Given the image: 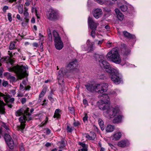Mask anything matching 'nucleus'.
Here are the masks:
<instances>
[{
    "label": "nucleus",
    "instance_id": "3c124183",
    "mask_svg": "<svg viewBox=\"0 0 151 151\" xmlns=\"http://www.w3.org/2000/svg\"><path fill=\"white\" fill-rule=\"evenodd\" d=\"M85 135H86L85 137L86 138H88L90 140H92L91 138V137L90 134L89 135L88 134H86Z\"/></svg>",
    "mask_w": 151,
    "mask_h": 151
},
{
    "label": "nucleus",
    "instance_id": "ea45409f",
    "mask_svg": "<svg viewBox=\"0 0 151 151\" xmlns=\"http://www.w3.org/2000/svg\"><path fill=\"white\" fill-rule=\"evenodd\" d=\"M88 117L87 114H86L84 116L83 118V120L84 123L87 121Z\"/></svg>",
    "mask_w": 151,
    "mask_h": 151
},
{
    "label": "nucleus",
    "instance_id": "393cba45",
    "mask_svg": "<svg viewBox=\"0 0 151 151\" xmlns=\"http://www.w3.org/2000/svg\"><path fill=\"white\" fill-rule=\"evenodd\" d=\"M130 50L128 48H124L122 49V52L123 55L127 56L130 54Z\"/></svg>",
    "mask_w": 151,
    "mask_h": 151
},
{
    "label": "nucleus",
    "instance_id": "a19ab883",
    "mask_svg": "<svg viewBox=\"0 0 151 151\" xmlns=\"http://www.w3.org/2000/svg\"><path fill=\"white\" fill-rule=\"evenodd\" d=\"M98 122L100 126L104 125V122L101 119H99L98 120Z\"/></svg>",
    "mask_w": 151,
    "mask_h": 151
},
{
    "label": "nucleus",
    "instance_id": "37998d69",
    "mask_svg": "<svg viewBox=\"0 0 151 151\" xmlns=\"http://www.w3.org/2000/svg\"><path fill=\"white\" fill-rule=\"evenodd\" d=\"M12 14L10 13H8V19L10 22H11L12 20Z\"/></svg>",
    "mask_w": 151,
    "mask_h": 151
},
{
    "label": "nucleus",
    "instance_id": "79ce46f5",
    "mask_svg": "<svg viewBox=\"0 0 151 151\" xmlns=\"http://www.w3.org/2000/svg\"><path fill=\"white\" fill-rule=\"evenodd\" d=\"M92 31L91 35V36L93 38H94L95 36V30H96L92 29Z\"/></svg>",
    "mask_w": 151,
    "mask_h": 151
},
{
    "label": "nucleus",
    "instance_id": "2eb2a0df",
    "mask_svg": "<svg viewBox=\"0 0 151 151\" xmlns=\"http://www.w3.org/2000/svg\"><path fill=\"white\" fill-rule=\"evenodd\" d=\"M3 97L6 102H9L10 103H12L14 102V99L13 98H11L9 94L6 95L4 94V96Z\"/></svg>",
    "mask_w": 151,
    "mask_h": 151
},
{
    "label": "nucleus",
    "instance_id": "13d9d810",
    "mask_svg": "<svg viewBox=\"0 0 151 151\" xmlns=\"http://www.w3.org/2000/svg\"><path fill=\"white\" fill-rule=\"evenodd\" d=\"M19 13L20 14H22L23 13V10L22 8V7L20 8H19Z\"/></svg>",
    "mask_w": 151,
    "mask_h": 151
},
{
    "label": "nucleus",
    "instance_id": "412c9836",
    "mask_svg": "<svg viewBox=\"0 0 151 151\" xmlns=\"http://www.w3.org/2000/svg\"><path fill=\"white\" fill-rule=\"evenodd\" d=\"M122 133L120 132H119L115 133L113 136V139H114L115 140L117 141L119 139L122 137Z\"/></svg>",
    "mask_w": 151,
    "mask_h": 151
},
{
    "label": "nucleus",
    "instance_id": "de8ad7c7",
    "mask_svg": "<svg viewBox=\"0 0 151 151\" xmlns=\"http://www.w3.org/2000/svg\"><path fill=\"white\" fill-rule=\"evenodd\" d=\"M26 101V99L25 98H22L21 101V102L22 104H24Z\"/></svg>",
    "mask_w": 151,
    "mask_h": 151
},
{
    "label": "nucleus",
    "instance_id": "774afa93",
    "mask_svg": "<svg viewBox=\"0 0 151 151\" xmlns=\"http://www.w3.org/2000/svg\"><path fill=\"white\" fill-rule=\"evenodd\" d=\"M21 151H24V149L22 146H21L19 147Z\"/></svg>",
    "mask_w": 151,
    "mask_h": 151
},
{
    "label": "nucleus",
    "instance_id": "4c0bfd02",
    "mask_svg": "<svg viewBox=\"0 0 151 151\" xmlns=\"http://www.w3.org/2000/svg\"><path fill=\"white\" fill-rule=\"evenodd\" d=\"M78 145H80L82 148L85 147L87 146L85 144L83 143L82 142H78Z\"/></svg>",
    "mask_w": 151,
    "mask_h": 151
},
{
    "label": "nucleus",
    "instance_id": "20e7f679",
    "mask_svg": "<svg viewBox=\"0 0 151 151\" xmlns=\"http://www.w3.org/2000/svg\"><path fill=\"white\" fill-rule=\"evenodd\" d=\"M106 57L108 60L116 64H119L121 62V59L117 49H113L107 55Z\"/></svg>",
    "mask_w": 151,
    "mask_h": 151
},
{
    "label": "nucleus",
    "instance_id": "864d4df0",
    "mask_svg": "<svg viewBox=\"0 0 151 151\" xmlns=\"http://www.w3.org/2000/svg\"><path fill=\"white\" fill-rule=\"evenodd\" d=\"M81 151H88V146L81 149Z\"/></svg>",
    "mask_w": 151,
    "mask_h": 151
},
{
    "label": "nucleus",
    "instance_id": "5fc2aeb1",
    "mask_svg": "<svg viewBox=\"0 0 151 151\" xmlns=\"http://www.w3.org/2000/svg\"><path fill=\"white\" fill-rule=\"evenodd\" d=\"M99 57L98 58L100 60V62L101 61L104 59V57L103 55H100Z\"/></svg>",
    "mask_w": 151,
    "mask_h": 151
},
{
    "label": "nucleus",
    "instance_id": "338daca9",
    "mask_svg": "<svg viewBox=\"0 0 151 151\" xmlns=\"http://www.w3.org/2000/svg\"><path fill=\"white\" fill-rule=\"evenodd\" d=\"M31 22L32 23H34L35 22V18L33 17H32L31 20Z\"/></svg>",
    "mask_w": 151,
    "mask_h": 151
},
{
    "label": "nucleus",
    "instance_id": "6ab92c4d",
    "mask_svg": "<svg viewBox=\"0 0 151 151\" xmlns=\"http://www.w3.org/2000/svg\"><path fill=\"white\" fill-rule=\"evenodd\" d=\"M86 44L88 48L89 49L90 51H92L93 50V45L94 43L93 42H91L89 40H87Z\"/></svg>",
    "mask_w": 151,
    "mask_h": 151
},
{
    "label": "nucleus",
    "instance_id": "7c9ffc66",
    "mask_svg": "<svg viewBox=\"0 0 151 151\" xmlns=\"http://www.w3.org/2000/svg\"><path fill=\"white\" fill-rule=\"evenodd\" d=\"M66 130L68 132H71L73 130V128L72 127H70L68 125L67 126Z\"/></svg>",
    "mask_w": 151,
    "mask_h": 151
},
{
    "label": "nucleus",
    "instance_id": "69168bd1",
    "mask_svg": "<svg viewBox=\"0 0 151 151\" xmlns=\"http://www.w3.org/2000/svg\"><path fill=\"white\" fill-rule=\"evenodd\" d=\"M48 35L49 38H50L51 39L52 38V35L50 32V31L49 32H48Z\"/></svg>",
    "mask_w": 151,
    "mask_h": 151
},
{
    "label": "nucleus",
    "instance_id": "1a4fd4ad",
    "mask_svg": "<svg viewBox=\"0 0 151 151\" xmlns=\"http://www.w3.org/2000/svg\"><path fill=\"white\" fill-rule=\"evenodd\" d=\"M58 74L57 76V78L58 80V83L59 85H61V86H64V80L63 78L64 75H68L67 74H64V72L63 71V69H60L59 71Z\"/></svg>",
    "mask_w": 151,
    "mask_h": 151
},
{
    "label": "nucleus",
    "instance_id": "680f3d73",
    "mask_svg": "<svg viewBox=\"0 0 151 151\" xmlns=\"http://www.w3.org/2000/svg\"><path fill=\"white\" fill-rule=\"evenodd\" d=\"M60 143L61 145H63V146H65V141L63 140H61V141H60Z\"/></svg>",
    "mask_w": 151,
    "mask_h": 151
},
{
    "label": "nucleus",
    "instance_id": "473e14b6",
    "mask_svg": "<svg viewBox=\"0 0 151 151\" xmlns=\"http://www.w3.org/2000/svg\"><path fill=\"white\" fill-rule=\"evenodd\" d=\"M90 135L91 138V140H93L96 137L95 133L93 132H91L90 133Z\"/></svg>",
    "mask_w": 151,
    "mask_h": 151
},
{
    "label": "nucleus",
    "instance_id": "9d476101",
    "mask_svg": "<svg viewBox=\"0 0 151 151\" xmlns=\"http://www.w3.org/2000/svg\"><path fill=\"white\" fill-rule=\"evenodd\" d=\"M99 84H97L94 85L93 84H90L89 85H85L87 89L89 91L91 92H98V90L99 88Z\"/></svg>",
    "mask_w": 151,
    "mask_h": 151
},
{
    "label": "nucleus",
    "instance_id": "bb28decb",
    "mask_svg": "<svg viewBox=\"0 0 151 151\" xmlns=\"http://www.w3.org/2000/svg\"><path fill=\"white\" fill-rule=\"evenodd\" d=\"M95 1L97 2L98 4L103 5L106 3V1L105 0H94Z\"/></svg>",
    "mask_w": 151,
    "mask_h": 151
},
{
    "label": "nucleus",
    "instance_id": "8fccbe9b",
    "mask_svg": "<svg viewBox=\"0 0 151 151\" xmlns=\"http://www.w3.org/2000/svg\"><path fill=\"white\" fill-rule=\"evenodd\" d=\"M8 9V6H4L3 8V11L4 12H6V10Z\"/></svg>",
    "mask_w": 151,
    "mask_h": 151
},
{
    "label": "nucleus",
    "instance_id": "4be33fe9",
    "mask_svg": "<svg viewBox=\"0 0 151 151\" xmlns=\"http://www.w3.org/2000/svg\"><path fill=\"white\" fill-rule=\"evenodd\" d=\"M114 129V126L110 124L108 125L106 128V130L107 132H112Z\"/></svg>",
    "mask_w": 151,
    "mask_h": 151
},
{
    "label": "nucleus",
    "instance_id": "e2e57ef3",
    "mask_svg": "<svg viewBox=\"0 0 151 151\" xmlns=\"http://www.w3.org/2000/svg\"><path fill=\"white\" fill-rule=\"evenodd\" d=\"M6 103L7 105L9 107L11 108L13 106L10 104V103H9V102Z\"/></svg>",
    "mask_w": 151,
    "mask_h": 151
},
{
    "label": "nucleus",
    "instance_id": "4468645a",
    "mask_svg": "<svg viewBox=\"0 0 151 151\" xmlns=\"http://www.w3.org/2000/svg\"><path fill=\"white\" fill-rule=\"evenodd\" d=\"M100 62L101 63L102 67L106 69V71L108 73V71H107L108 70L114 69L110 67L109 64L106 60H103Z\"/></svg>",
    "mask_w": 151,
    "mask_h": 151
},
{
    "label": "nucleus",
    "instance_id": "6e6552de",
    "mask_svg": "<svg viewBox=\"0 0 151 151\" xmlns=\"http://www.w3.org/2000/svg\"><path fill=\"white\" fill-rule=\"evenodd\" d=\"M47 16L48 19L52 21L55 20L58 18V15L57 12L52 9L49 10Z\"/></svg>",
    "mask_w": 151,
    "mask_h": 151
},
{
    "label": "nucleus",
    "instance_id": "cd10ccee",
    "mask_svg": "<svg viewBox=\"0 0 151 151\" xmlns=\"http://www.w3.org/2000/svg\"><path fill=\"white\" fill-rule=\"evenodd\" d=\"M23 111L21 109L18 110L16 112V115L17 116H19L22 114Z\"/></svg>",
    "mask_w": 151,
    "mask_h": 151
},
{
    "label": "nucleus",
    "instance_id": "dca6fc26",
    "mask_svg": "<svg viewBox=\"0 0 151 151\" xmlns=\"http://www.w3.org/2000/svg\"><path fill=\"white\" fill-rule=\"evenodd\" d=\"M123 117L122 115H118L113 119V123L114 124H118L121 122Z\"/></svg>",
    "mask_w": 151,
    "mask_h": 151
},
{
    "label": "nucleus",
    "instance_id": "2f4dec72",
    "mask_svg": "<svg viewBox=\"0 0 151 151\" xmlns=\"http://www.w3.org/2000/svg\"><path fill=\"white\" fill-rule=\"evenodd\" d=\"M120 9L122 12H124L127 11V7L126 5H122L121 6Z\"/></svg>",
    "mask_w": 151,
    "mask_h": 151
},
{
    "label": "nucleus",
    "instance_id": "c756f323",
    "mask_svg": "<svg viewBox=\"0 0 151 151\" xmlns=\"http://www.w3.org/2000/svg\"><path fill=\"white\" fill-rule=\"evenodd\" d=\"M32 12H35V15L37 17V19H40V17H39V15H38L37 13V11L36 8H33L32 9Z\"/></svg>",
    "mask_w": 151,
    "mask_h": 151
},
{
    "label": "nucleus",
    "instance_id": "bf43d9fd",
    "mask_svg": "<svg viewBox=\"0 0 151 151\" xmlns=\"http://www.w3.org/2000/svg\"><path fill=\"white\" fill-rule=\"evenodd\" d=\"M50 132H51V131L49 129H47L46 131V134L47 135L49 134L50 133Z\"/></svg>",
    "mask_w": 151,
    "mask_h": 151
},
{
    "label": "nucleus",
    "instance_id": "0eeeda50",
    "mask_svg": "<svg viewBox=\"0 0 151 151\" xmlns=\"http://www.w3.org/2000/svg\"><path fill=\"white\" fill-rule=\"evenodd\" d=\"M54 38L55 45L56 48L58 50L61 49L63 47V44L58 33L55 30L52 32Z\"/></svg>",
    "mask_w": 151,
    "mask_h": 151
},
{
    "label": "nucleus",
    "instance_id": "6e6d98bb",
    "mask_svg": "<svg viewBox=\"0 0 151 151\" xmlns=\"http://www.w3.org/2000/svg\"><path fill=\"white\" fill-rule=\"evenodd\" d=\"M31 86H30L28 85L25 87L24 89L26 90H29Z\"/></svg>",
    "mask_w": 151,
    "mask_h": 151
},
{
    "label": "nucleus",
    "instance_id": "f03ea898",
    "mask_svg": "<svg viewBox=\"0 0 151 151\" xmlns=\"http://www.w3.org/2000/svg\"><path fill=\"white\" fill-rule=\"evenodd\" d=\"M28 68L23 65H17L12 68H9V71L10 72L14 71L16 74L18 78L21 79L28 76V73L27 71Z\"/></svg>",
    "mask_w": 151,
    "mask_h": 151
},
{
    "label": "nucleus",
    "instance_id": "c85d7f7f",
    "mask_svg": "<svg viewBox=\"0 0 151 151\" xmlns=\"http://www.w3.org/2000/svg\"><path fill=\"white\" fill-rule=\"evenodd\" d=\"M7 59V63H10L12 65H13L14 62V61L9 57H8V58Z\"/></svg>",
    "mask_w": 151,
    "mask_h": 151
},
{
    "label": "nucleus",
    "instance_id": "603ef678",
    "mask_svg": "<svg viewBox=\"0 0 151 151\" xmlns=\"http://www.w3.org/2000/svg\"><path fill=\"white\" fill-rule=\"evenodd\" d=\"M8 84V83L7 81H3L2 83V85L5 87Z\"/></svg>",
    "mask_w": 151,
    "mask_h": 151
},
{
    "label": "nucleus",
    "instance_id": "39448f33",
    "mask_svg": "<svg viewBox=\"0 0 151 151\" xmlns=\"http://www.w3.org/2000/svg\"><path fill=\"white\" fill-rule=\"evenodd\" d=\"M112 69L108 70L109 77L115 83L119 84L120 83L121 78L118 70L114 68Z\"/></svg>",
    "mask_w": 151,
    "mask_h": 151
},
{
    "label": "nucleus",
    "instance_id": "0e129e2a",
    "mask_svg": "<svg viewBox=\"0 0 151 151\" xmlns=\"http://www.w3.org/2000/svg\"><path fill=\"white\" fill-rule=\"evenodd\" d=\"M48 99L50 101H54V99L51 96H49L48 97Z\"/></svg>",
    "mask_w": 151,
    "mask_h": 151
},
{
    "label": "nucleus",
    "instance_id": "72a5a7b5",
    "mask_svg": "<svg viewBox=\"0 0 151 151\" xmlns=\"http://www.w3.org/2000/svg\"><path fill=\"white\" fill-rule=\"evenodd\" d=\"M46 92V91L45 90H44V89H43L42 91L40 93L39 96V98H41L43 96L45 95Z\"/></svg>",
    "mask_w": 151,
    "mask_h": 151
},
{
    "label": "nucleus",
    "instance_id": "ddd939ff",
    "mask_svg": "<svg viewBox=\"0 0 151 151\" xmlns=\"http://www.w3.org/2000/svg\"><path fill=\"white\" fill-rule=\"evenodd\" d=\"M93 13V16L96 19H98L101 17L102 14L101 9L99 8L94 9Z\"/></svg>",
    "mask_w": 151,
    "mask_h": 151
},
{
    "label": "nucleus",
    "instance_id": "052dcab7",
    "mask_svg": "<svg viewBox=\"0 0 151 151\" xmlns=\"http://www.w3.org/2000/svg\"><path fill=\"white\" fill-rule=\"evenodd\" d=\"M8 54L10 56V58H11L13 56V55L12 52H11L10 51H8Z\"/></svg>",
    "mask_w": 151,
    "mask_h": 151
},
{
    "label": "nucleus",
    "instance_id": "49530a36",
    "mask_svg": "<svg viewBox=\"0 0 151 151\" xmlns=\"http://www.w3.org/2000/svg\"><path fill=\"white\" fill-rule=\"evenodd\" d=\"M83 104L86 106H88V101L86 100V99H84L83 100Z\"/></svg>",
    "mask_w": 151,
    "mask_h": 151
},
{
    "label": "nucleus",
    "instance_id": "7ed1b4c3",
    "mask_svg": "<svg viewBox=\"0 0 151 151\" xmlns=\"http://www.w3.org/2000/svg\"><path fill=\"white\" fill-rule=\"evenodd\" d=\"M29 108H27L24 111L23 116H21L19 119V121L21 123L20 125L17 127V130L22 132L24 129L25 126V123L26 121H29L32 120L31 114L29 112Z\"/></svg>",
    "mask_w": 151,
    "mask_h": 151
},
{
    "label": "nucleus",
    "instance_id": "a211bd4d",
    "mask_svg": "<svg viewBox=\"0 0 151 151\" xmlns=\"http://www.w3.org/2000/svg\"><path fill=\"white\" fill-rule=\"evenodd\" d=\"M115 11L118 19L120 21H122L124 19V15L118 9H115Z\"/></svg>",
    "mask_w": 151,
    "mask_h": 151
},
{
    "label": "nucleus",
    "instance_id": "b1692460",
    "mask_svg": "<svg viewBox=\"0 0 151 151\" xmlns=\"http://www.w3.org/2000/svg\"><path fill=\"white\" fill-rule=\"evenodd\" d=\"M60 110L59 109H56L55 111L54 114L53 116V117L54 118H60Z\"/></svg>",
    "mask_w": 151,
    "mask_h": 151
},
{
    "label": "nucleus",
    "instance_id": "f257e3e1",
    "mask_svg": "<svg viewBox=\"0 0 151 151\" xmlns=\"http://www.w3.org/2000/svg\"><path fill=\"white\" fill-rule=\"evenodd\" d=\"M98 97L101 98L100 104L99 106V109L103 111L104 115L107 117L113 118L119 113V110L118 108L110 106L108 104L109 100L108 95L106 93L99 95Z\"/></svg>",
    "mask_w": 151,
    "mask_h": 151
},
{
    "label": "nucleus",
    "instance_id": "c03bdc74",
    "mask_svg": "<svg viewBox=\"0 0 151 151\" xmlns=\"http://www.w3.org/2000/svg\"><path fill=\"white\" fill-rule=\"evenodd\" d=\"M3 127L6 130H7V132H9V129L7 125H6L5 124H4L3 125Z\"/></svg>",
    "mask_w": 151,
    "mask_h": 151
},
{
    "label": "nucleus",
    "instance_id": "aec40b11",
    "mask_svg": "<svg viewBox=\"0 0 151 151\" xmlns=\"http://www.w3.org/2000/svg\"><path fill=\"white\" fill-rule=\"evenodd\" d=\"M127 141L125 140H122L118 142L117 145L120 147H125L127 145Z\"/></svg>",
    "mask_w": 151,
    "mask_h": 151
},
{
    "label": "nucleus",
    "instance_id": "f8f14e48",
    "mask_svg": "<svg viewBox=\"0 0 151 151\" xmlns=\"http://www.w3.org/2000/svg\"><path fill=\"white\" fill-rule=\"evenodd\" d=\"M88 22L91 29L96 30L97 27L99 25L98 24L94 22L92 18L89 17H88Z\"/></svg>",
    "mask_w": 151,
    "mask_h": 151
},
{
    "label": "nucleus",
    "instance_id": "09e8293b",
    "mask_svg": "<svg viewBox=\"0 0 151 151\" xmlns=\"http://www.w3.org/2000/svg\"><path fill=\"white\" fill-rule=\"evenodd\" d=\"M24 14L26 17V18H27V17L29 16V13L27 10L25 11L24 12Z\"/></svg>",
    "mask_w": 151,
    "mask_h": 151
},
{
    "label": "nucleus",
    "instance_id": "9b49d317",
    "mask_svg": "<svg viewBox=\"0 0 151 151\" xmlns=\"http://www.w3.org/2000/svg\"><path fill=\"white\" fill-rule=\"evenodd\" d=\"M99 86L98 90V93H102L104 92H106L108 89V85L107 83H103L99 84Z\"/></svg>",
    "mask_w": 151,
    "mask_h": 151
},
{
    "label": "nucleus",
    "instance_id": "58836bf2",
    "mask_svg": "<svg viewBox=\"0 0 151 151\" xmlns=\"http://www.w3.org/2000/svg\"><path fill=\"white\" fill-rule=\"evenodd\" d=\"M108 144L109 146L111 148V149H113L114 150H117L116 148L113 145L110 143H108Z\"/></svg>",
    "mask_w": 151,
    "mask_h": 151
},
{
    "label": "nucleus",
    "instance_id": "423d86ee",
    "mask_svg": "<svg viewBox=\"0 0 151 151\" xmlns=\"http://www.w3.org/2000/svg\"><path fill=\"white\" fill-rule=\"evenodd\" d=\"M78 63L77 60L75 59L74 60L71 61L67 65L65 66V68L63 70L64 74L70 73L73 72L78 66Z\"/></svg>",
    "mask_w": 151,
    "mask_h": 151
},
{
    "label": "nucleus",
    "instance_id": "a18cd8bd",
    "mask_svg": "<svg viewBox=\"0 0 151 151\" xmlns=\"http://www.w3.org/2000/svg\"><path fill=\"white\" fill-rule=\"evenodd\" d=\"M73 125H74V126H75V127H77V126H79V125H80V123L78 122V121H77V122H74L73 123Z\"/></svg>",
    "mask_w": 151,
    "mask_h": 151
},
{
    "label": "nucleus",
    "instance_id": "f704fd0d",
    "mask_svg": "<svg viewBox=\"0 0 151 151\" xmlns=\"http://www.w3.org/2000/svg\"><path fill=\"white\" fill-rule=\"evenodd\" d=\"M94 57L96 61H98L100 63V60L98 58L99 57H100V55L98 54H95Z\"/></svg>",
    "mask_w": 151,
    "mask_h": 151
},
{
    "label": "nucleus",
    "instance_id": "e433bc0d",
    "mask_svg": "<svg viewBox=\"0 0 151 151\" xmlns=\"http://www.w3.org/2000/svg\"><path fill=\"white\" fill-rule=\"evenodd\" d=\"M15 46V44L13 43H11L9 47V49L10 50H12L14 48Z\"/></svg>",
    "mask_w": 151,
    "mask_h": 151
},
{
    "label": "nucleus",
    "instance_id": "a878e982",
    "mask_svg": "<svg viewBox=\"0 0 151 151\" xmlns=\"http://www.w3.org/2000/svg\"><path fill=\"white\" fill-rule=\"evenodd\" d=\"M4 139L5 142L12 139L11 136L8 134H5L4 136Z\"/></svg>",
    "mask_w": 151,
    "mask_h": 151
},
{
    "label": "nucleus",
    "instance_id": "f3484780",
    "mask_svg": "<svg viewBox=\"0 0 151 151\" xmlns=\"http://www.w3.org/2000/svg\"><path fill=\"white\" fill-rule=\"evenodd\" d=\"M123 34L124 37L128 39H133L135 38L134 35L131 34L126 31H123Z\"/></svg>",
    "mask_w": 151,
    "mask_h": 151
},
{
    "label": "nucleus",
    "instance_id": "4d7b16f0",
    "mask_svg": "<svg viewBox=\"0 0 151 151\" xmlns=\"http://www.w3.org/2000/svg\"><path fill=\"white\" fill-rule=\"evenodd\" d=\"M32 45L34 47H37L38 46V45L37 43V42H34L32 44Z\"/></svg>",
    "mask_w": 151,
    "mask_h": 151
},
{
    "label": "nucleus",
    "instance_id": "5701e85b",
    "mask_svg": "<svg viewBox=\"0 0 151 151\" xmlns=\"http://www.w3.org/2000/svg\"><path fill=\"white\" fill-rule=\"evenodd\" d=\"M6 142L9 147L10 149H12L14 148V144L12 139Z\"/></svg>",
    "mask_w": 151,
    "mask_h": 151
},
{
    "label": "nucleus",
    "instance_id": "c9c22d12",
    "mask_svg": "<svg viewBox=\"0 0 151 151\" xmlns=\"http://www.w3.org/2000/svg\"><path fill=\"white\" fill-rule=\"evenodd\" d=\"M68 109L69 112L71 114H73L74 112V109L73 107H69Z\"/></svg>",
    "mask_w": 151,
    "mask_h": 151
}]
</instances>
